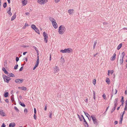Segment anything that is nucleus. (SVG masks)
<instances>
[{"label":"nucleus","mask_w":127,"mask_h":127,"mask_svg":"<svg viewBox=\"0 0 127 127\" xmlns=\"http://www.w3.org/2000/svg\"><path fill=\"white\" fill-rule=\"evenodd\" d=\"M52 115V113L50 112V114L49 115V117L50 118H51V116Z\"/></svg>","instance_id":"58"},{"label":"nucleus","mask_w":127,"mask_h":127,"mask_svg":"<svg viewBox=\"0 0 127 127\" xmlns=\"http://www.w3.org/2000/svg\"><path fill=\"white\" fill-rule=\"evenodd\" d=\"M2 69L4 71L5 73L7 74H8V71L5 69L4 67H2Z\"/></svg>","instance_id":"16"},{"label":"nucleus","mask_w":127,"mask_h":127,"mask_svg":"<svg viewBox=\"0 0 127 127\" xmlns=\"http://www.w3.org/2000/svg\"><path fill=\"white\" fill-rule=\"evenodd\" d=\"M21 89L24 91H25L26 90V88L25 87H21Z\"/></svg>","instance_id":"32"},{"label":"nucleus","mask_w":127,"mask_h":127,"mask_svg":"<svg viewBox=\"0 0 127 127\" xmlns=\"http://www.w3.org/2000/svg\"><path fill=\"white\" fill-rule=\"evenodd\" d=\"M103 25H106L108 24L107 23L104 22L103 23Z\"/></svg>","instance_id":"60"},{"label":"nucleus","mask_w":127,"mask_h":127,"mask_svg":"<svg viewBox=\"0 0 127 127\" xmlns=\"http://www.w3.org/2000/svg\"><path fill=\"white\" fill-rule=\"evenodd\" d=\"M33 117L36 120V116L35 114H34V115Z\"/></svg>","instance_id":"50"},{"label":"nucleus","mask_w":127,"mask_h":127,"mask_svg":"<svg viewBox=\"0 0 127 127\" xmlns=\"http://www.w3.org/2000/svg\"><path fill=\"white\" fill-rule=\"evenodd\" d=\"M18 67V64L16 65L14 67V69H17Z\"/></svg>","instance_id":"39"},{"label":"nucleus","mask_w":127,"mask_h":127,"mask_svg":"<svg viewBox=\"0 0 127 127\" xmlns=\"http://www.w3.org/2000/svg\"><path fill=\"white\" fill-rule=\"evenodd\" d=\"M115 93H114V91H113V89L112 90V93L111 94V99L113 95L114 94H116L117 92V90L116 89H115Z\"/></svg>","instance_id":"12"},{"label":"nucleus","mask_w":127,"mask_h":127,"mask_svg":"<svg viewBox=\"0 0 127 127\" xmlns=\"http://www.w3.org/2000/svg\"><path fill=\"white\" fill-rule=\"evenodd\" d=\"M125 53L124 52H123L121 56V58L120 59V64H122L123 62V58L125 56Z\"/></svg>","instance_id":"6"},{"label":"nucleus","mask_w":127,"mask_h":127,"mask_svg":"<svg viewBox=\"0 0 127 127\" xmlns=\"http://www.w3.org/2000/svg\"><path fill=\"white\" fill-rule=\"evenodd\" d=\"M84 124H86L87 125H85V127H88V124L87 122L85 120V119H84Z\"/></svg>","instance_id":"24"},{"label":"nucleus","mask_w":127,"mask_h":127,"mask_svg":"<svg viewBox=\"0 0 127 127\" xmlns=\"http://www.w3.org/2000/svg\"><path fill=\"white\" fill-rule=\"evenodd\" d=\"M96 43H97V41L96 40L95 42V43L94 44V46H93L94 49V48H95Z\"/></svg>","instance_id":"35"},{"label":"nucleus","mask_w":127,"mask_h":127,"mask_svg":"<svg viewBox=\"0 0 127 127\" xmlns=\"http://www.w3.org/2000/svg\"><path fill=\"white\" fill-rule=\"evenodd\" d=\"M124 110H127V104H125Z\"/></svg>","instance_id":"44"},{"label":"nucleus","mask_w":127,"mask_h":127,"mask_svg":"<svg viewBox=\"0 0 127 127\" xmlns=\"http://www.w3.org/2000/svg\"><path fill=\"white\" fill-rule=\"evenodd\" d=\"M8 95V93L7 92L5 93L4 94V96L5 97H7Z\"/></svg>","instance_id":"25"},{"label":"nucleus","mask_w":127,"mask_h":127,"mask_svg":"<svg viewBox=\"0 0 127 127\" xmlns=\"http://www.w3.org/2000/svg\"><path fill=\"white\" fill-rule=\"evenodd\" d=\"M0 115L3 117L6 116V115L3 110L0 111Z\"/></svg>","instance_id":"9"},{"label":"nucleus","mask_w":127,"mask_h":127,"mask_svg":"<svg viewBox=\"0 0 127 127\" xmlns=\"http://www.w3.org/2000/svg\"><path fill=\"white\" fill-rule=\"evenodd\" d=\"M77 116H78V118L79 119L80 121H82V119H81V117H80V116L78 114H77Z\"/></svg>","instance_id":"40"},{"label":"nucleus","mask_w":127,"mask_h":127,"mask_svg":"<svg viewBox=\"0 0 127 127\" xmlns=\"http://www.w3.org/2000/svg\"><path fill=\"white\" fill-rule=\"evenodd\" d=\"M61 61H62L63 62V63H64V59H63L62 60H61Z\"/></svg>","instance_id":"63"},{"label":"nucleus","mask_w":127,"mask_h":127,"mask_svg":"<svg viewBox=\"0 0 127 127\" xmlns=\"http://www.w3.org/2000/svg\"><path fill=\"white\" fill-rule=\"evenodd\" d=\"M91 117L92 118L94 124L96 125H97L98 124V122L95 117L93 115L91 116Z\"/></svg>","instance_id":"4"},{"label":"nucleus","mask_w":127,"mask_h":127,"mask_svg":"<svg viewBox=\"0 0 127 127\" xmlns=\"http://www.w3.org/2000/svg\"><path fill=\"white\" fill-rule=\"evenodd\" d=\"M96 81V80L95 79H94L93 81V83L94 85H95V84Z\"/></svg>","instance_id":"41"},{"label":"nucleus","mask_w":127,"mask_h":127,"mask_svg":"<svg viewBox=\"0 0 127 127\" xmlns=\"http://www.w3.org/2000/svg\"><path fill=\"white\" fill-rule=\"evenodd\" d=\"M14 108L17 112H19V109L17 108V107H16V106H15L14 107Z\"/></svg>","instance_id":"34"},{"label":"nucleus","mask_w":127,"mask_h":127,"mask_svg":"<svg viewBox=\"0 0 127 127\" xmlns=\"http://www.w3.org/2000/svg\"><path fill=\"white\" fill-rule=\"evenodd\" d=\"M114 107H115L116 108V107L117 106V105L118 104V103H114Z\"/></svg>","instance_id":"53"},{"label":"nucleus","mask_w":127,"mask_h":127,"mask_svg":"<svg viewBox=\"0 0 127 127\" xmlns=\"http://www.w3.org/2000/svg\"><path fill=\"white\" fill-rule=\"evenodd\" d=\"M25 59H26V62H27V61H28V59H27V58H25L23 59V60H24Z\"/></svg>","instance_id":"55"},{"label":"nucleus","mask_w":127,"mask_h":127,"mask_svg":"<svg viewBox=\"0 0 127 127\" xmlns=\"http://www.w3.org/2000/svg\"><path fill=\"white\" fill-rule=\"evenodd\" d=\"M16 18V14L15 13L11 18V21H13Z\"/></svg>","instance_id":"19"},{"label":"nucleus","mask_w":127,"mask_h":127,"mask_svg":"<svg viewBox=\"0 0 127 127\" xmlns=\"http://www.w3.org/2000/svg\"><path fill=\"white\" fill-rule=\"evenodd\" d=\"M9 77H15V76L13 74H12V73H10L9 74Z\"/></svg>","instance_id":"29"},{"label":"nucleus","mask_w":127,"mask_h":127,"mask_svg":"<svg viewBox=\"0 0 127 127\" xmlns=\"http://www.w3.org/2000/svg\"><path fill=\"white\" fill-rule=\"evenodd\" d=\"M110 73H111V74H112L113 72L114 71H113V70H112L111 71H110Z\"/></svg>","instance_id":"64"},{"label":"nucleus","mask_w":127,"mask_h":127,"mask_svg":"<svg viewBox=\"0 0 127 127\" xmlns=\"http://www.w3.org/2000/svg\"><path fill=\"white\" fill-rule=\"evenodd\" d=\"M65 30V28L64 26H60L59 28V33L60 34H62L64 32Z\"/></svg>","instance_id":"1"},{"label":"nucleus","mask_w":127,"mask_h":127,"mask_svg":"<svg viewBox=\"0 0 127 127\" xmlns=\"http://www.w3.org/2000/svg\"><path fill=\"white\" fill-rule=\"evenodd\" d=\"M14 95H13L11 96V99L12 102L14 101Z\"/></svg>","instance_id":"31"},{"label":"nucleus","mask_w":127,"mask_h":127,"mask_svg":"<svg viewBox=\"0 0 127 127\" xmlns=\"http://www.w3.org/2000/svg\"><path fill=\"white\" fill-rule=\"evenodd\" d=\"M121 101V102H124V97L123 96H122V100Z\"/></svg>","instance_id":"45"},{"label":"nucleus","mask_w":127,"mask_h":127,"mask_svg":"<svg viewBox=\"0 0 127 127\" xmlns=\"http://www.w3.org/2000/svg\"><path fill=\"white\" fill-rule=\"evenodd\" d=\"M102 97H103V98L104 99H106V95L104 94H103V95H102Z\"/></svg>","instance_id":"38"},{"label":"nucleus","mask_w":127,"mask_h":127,"mask_svg":"<svg viewBox=\"0 0 127 127\" xmlns=\"http://www.w3.org/2000/svg\"><path fill=\"white\" fill-rule=\"evenodd\" d=\"M84 112L85 113V115L86 116L88 117V119H89V117H88V116H89V117H90V116H89V114L87 113H86L85 112Z\"/></svg>","instance_id":"28"},{"label":"nucleus","mask_w":127,"mask_h":127,"mask_svg":"<svg viewBox=\"0 0 127 127\" xmlns=\"http://www.w3.org/2000/svg\"><path fill=\"white\" fill-rule=\"evenodd\" d=\"M118 122L117 121H115L114 122V124L115 125L117 124H118Z\"/></svg>","instance_id":"56"},{"label":"nucleus","mask_w":127,"mask_h":127,"mask_svg":"<svg viewBox=\"0 0 127 127\" xmlns=\"http://www.w3.org/2000/svg\"><path fill=\"white\" fill-rule=\"evenodd\" d=\"M49 20L52 23V22H54V21H56V20L52 17H50L49 18Z\"/></svg>","instance_id":"22"},{"label":"nucleus","mask_w":127,"mask_h":127,"mask_svg":"<svg viewBox=\"0 0 127 127\" xmlns=\"http://www.w3.org/2000/svg\"><path fill=\"white\" fill-rule=\"evenodd\" d=\"M31 28L34 30L35 29L36 27L34 25H32L31 26Z\"/></svg>","instance_id":"26"},{"label":"nucleus","mask_w":127,"mask_h":127,"mask_svg":"<svg viewBox=\"0 0 127 127\" xmlns=\"http://www.w3.org/2000/svg\"><path fill=\"white\" fill-rule=\"evenodd\" d=\"M116 54L115 53H114L112 57L111 58V60L112 61H114L115 59L116 58Z\"/></svg>","instance_id":"11"},{"label":"nucleus","mask_w":127,"mask_h":127,"mask_svg":"<svg viewBox=\"0 0 127 127\" xmlns=\"http://www.w3.org/2000/svg\"><path fill=\"white\" fill-rule=\"evenodd\" d=\"M43 35L44 37V39L45 42L47 43V39L48 38V35L45 32H44L43 33Z\"/></svg>","instance_id":"5"},{"label":"nucleus","mask_w":127,"mask_h":127,"mask_svg":"<svg viewBox=\"0 0 127 127\" xmlns=\"http://www.w3.org/2000/svg\"><path fill=\"white\" fill-rule=\"evenodd\" d=\"M39 63V61H38V60H37L36 61V64H38Z\"/></svg>","instance_id":"59"},{"label":"nucleus","mask_w":127,"mask_h":127,"mask_svg":"<svg viewBox=\"0 0 127 127\" xmlns=\"http://www.w3.org/2000/svg\"><path fill=\"white\" fill-rule=\"evenodd\" d=\"M2 77L4 81L7 83H8L9 81L11 79V78L5 75H3Z\"/></svg>","instance_id":"3"},{"label":"nucleus","mask_w":127,"mask_h":127,"mask_svg":"<svg viewBox=\"0 0 127 127\" xmlns=\"http://www.w3.org/2000/svg\"><path fill=\"white\" fill-rule=\"evenodd\" d=\"M60 0H55V1L57 3L60 1Z\"/></svg>","instance_id":"61"},{"label":"nucleus","mask_w":127,"mask_h":127,"mask_svg":"<svg viewBox=\"0 0 127 127\" xmlns=\"http://www.w3.org/2000/svg\"><path fill=\"white\" fill-rule=\"evenodd\" d=\"M4 8H5L7 6V3L6 2H4L3 5Z\"/></svg>","instance_id":"33"},{"label":"nucleus","mask_w":127,"mask_h":127,"mask_svg":"<svg viewBox=\"0 0 127 127\" xmlns=\"http://www.w3.org/2000/svg\"><path fill=\"white\" fill-rule=\"evenodd\" d=\"M118 100V98H116L115 99L114 101V103H117Z\"/></svg>","instance_id":"30"},{"label":"nucleus","mask_w":127,"mask_h":127,"mask_svg":"<svg viewBox=\"0 0 127 127\" xmlns=\"http://www.w3.org/2000/svg\"><path fill=\"white\" fill-rule=\"evenodd\" d=\"M23 66L21 67L20 69H19V71H21L23 69Z\"/></svg>","instance_id":"46"},{"label":"nucleus","mask_w":127,"mask_h":127,"mask_svg":"<svg viewBox=\"0 0 127 127\" xmlns=\"http://www.w3.org/2000/svg\"><path fill=\"white\" fill-rule=\"evenodd\" d=\"M34 30L35 31V32L37 33L38 34H39V31L38 28H35V29Z\"/></svg>","instance_id":"20"},{"label":"nucleus","mask_w":127,"mask_h":127,"mask_svg":"<svg viewBox=\"0 0 127 127\" xmlns=\"http://www.w3.org/2000/svg\"><path fill=\"white\" fill-rule=\"evenodd\" d=\"M93 93H94V94H93V98H94V99L95 100V92L94 91H93Z\"/></svg>","instance_id":"37"},{"label":"nucleus","mask_w":127,"mask_h":127,"mask_svg":"<svg viewBox=\"0 0 127 127\" xmlns=\"http://www.w3.org/2000/svg\"><path fill=\"white\" fill-rule=\"evenodd\" d=\"M47 105H46V106H45V108H44V110L45 111H46L47 109Z\"/></svg>","instance_id":"54"},{"label":"nucleus","mask_w":127,"mask_h":127,"mask_svg":"<svg viewBox=\"0 0 127 127\" xmlns=\"http://www.w3.org/2000/svg\"><path fill=\"white\" fill-rule=\"evenodd\" d=\"M52 24L53 27L55 29H57L58 28V25L56 22V21H54V22H52Z\"/></svg>","instance_id":"8"},{"label":"nucleus","mask_w":127,"mask_h":127,"mask_svg":"<svg viewBox=\"0 0 127 127\" xmlns=\"http://www.w3.org/2000/svg\"><path fill=\"white\" fill-rule=\"evenodd\" d=\"M5 101L6 102L8 103L9 101V100L8 99H6L5 100Z\"/></svg>","instance_id":"62"},{"label":"nucleus","mask_w":127,"mask_h":127,"mask_svg":"<svg viewBox=\"0 0 127 127\" xmlns=\"http://www.w3.org/2000/svg\"><path fill=\"white\" fill-rule=\"evenodd\" d=\"M23 80V79H17L15 80V81L16 83H22Z\"/></svg>","instance_id":"7"},{"label":"nucleus","mask_w":127,"mask_h":127,"mask_svg":"<svg viewBox=\"0 0 127 127\" xmlns=\"http://www.w3.org/2000/svg\"><path fill=\"white\" fill-rule=\"evenodd\" d=\"M106 82L108 84L110 83V80L108 78H107L106 80Z\"/></svg>","instance_id":"21"},{"label":"nucleus","mask_w":127,"mask_h":127,"mask_svg":"<svg viewBox=\"0 0 127 127\" xmlns=\"http://www.w3.org/2000/svg\"><path fill=\"white\" fill-rule=\"evenodd\" d=\"M74 10L73 9H69L68 10V12L70 14H72L73 13Z\"/></svg>","instance_id":"15"},{"label":"nucleus","mask_w":127,"mask_h":127,"mask_svg":"<svg viewBox=\"0 0 127 127\" xmlns=\"http://www.w3.org/2000/svg\"><path fill=\"white\" fill-rule=\"evenodd\" d=\"M122 43H120L119 45L118 46L117 49L118 50H119L122 47Z\"/></svg>","instance_id":"18"},{"label":"nucleus","mask_w":127,"mask_h":127,"mask_svg":"<svg viewBox=\"0 0 127 127\" xmlns=\"http://www.w3.org/2000/svg\"><path fill=\"white\" fill-rule=\"evenodd\" d=\"M15 126V124L14 123H10L9 125V127H14Z\"/></svg>","instance_id":"13"},{"label":"nucleus","mask_w":127,"mask_h":127,"mask_svg":"<svg viewBox=\"0 0 127 127\" xmlns=\"http://www.w3.org/2000/svg\"><path fill=\"white\" fill-rule=\"evenodd\" d=\"M19 103L21 105L24 107H25L26 106L21 101H20Z\"/></svg>","instance_id":"17"},{"label":"nucleus","mask_w":127,"mask_h":127,"mask_svg":"<svg viewBox=\"0 0 127 127\" xmlns=\"http://www.w3.org/2000/svg\"><path fill=\"white\" fill-rule=\"evenodd\" d=\"M55 69L54 72L55 73L58 72L59 70V69L57 66H55Z\"/></svg>","instance_id":"14"},{"label":"nucleus","mask_w":127,"mask_h":127,"mask_svg":"<svg viewBox=\"0 0 127 127\" xmlns=\"http://www.w3.org/2000/svg\"><path fill=\"white\" fill-rule=\"evenodd\" d=\"M115 109H116V108L115 107H114L113 108V109H112V110L111 111V113H113V112L115 110Z\"/></svg>","instance_id":"42"},{"label":"nucleus","mask_w":127,"mask_h":127,"mask_svg":"<svg viewBox=\"0 0 127 127\" xmlns=\"http://www.w3.org/2000/svg\"><path fill=\"white\" fill-rule=\"evenodd\" d=\"M33 48H34V49L37 52L38 51V50H37V48L35 46H33Z\"/></svg>","instance_id":"47"},{"label":"nucleus","mask_w":127,"mask_h":127,"mask_svg":"<svg viewBox=\"0 0 127 127\" xmlns=\"http://www.w3.org/2000/svg\"><path fill=\"white\" fill-rule=\"evenodd\" d=\"M37 2L40 4H44L45 3V0H38Z\"/></svg>","instance_id":"10"},{"label":"nucleus","mask_w":127,"mask_h":127,"mask_svg":"<svg viewBox=\"0 0 127 127\" xmlns=\"http://www.w3.org/2000/svg\"><path fill=\"white\" fill-rule=\"evenodd\" d=\"M11 10V8L10 7L8 8L7 11H10Z\"/></svg>","instance_id":"49"},{"label":"nucleus","mask_w":127,"mask_h":127,"mask_svg":"<svg viewBox=\"0 0 127 127\" xmlns=\"http://www.w3.org/2000/svg\"><path fill=\"white\" fill-rule=\"evenodd\" d=\"M19 58L18 57H17L16 58V61L17 62L19 60Z\"/></svg>","instance_id":"52"},{"label":"nucleus","mask_w":127,"mask_h":127,"mask_svg":"<svg viewBox=\"0 0 127 127\" xmlns=\"http://www.w3.org/2000/svg\"><path fill=\"white\" fill-rule=\"evenodd\" d=\"M125 110L123 112V113L122 115V116L121 117H123V115H124V114L125 113Z\"/></svg>","instance_id":"57"},{"label":"nucleus","mask_w":127,"mask_h":127,"mask_svg":"<svg viewBox=\"0 0 127 127\" xmlns=\"http://www.w3.org/2000/svg\"><path fill=\"white\" fill-rule=\"evenodd\" d=\"M6 126L5 125L4 123H3L1 126V127H5Z\"/></svg>","instance_id":"48"},{"label":"nucleus","mask_w":127,"mask_h":127,"mask_svg":"<svg viewBox=\"0 0 127 127\" xmlns=\"http://www.w3.org/2000/svg\"><path fill=\"white\" fill-rule=\"evenodd\" d=\"M123 117H120V119L119 121V124H121L122 123V122L123 119Z\"/></svg>","instance_id":"27"},{"label":"nucleus","mask_w":127,"mask_h":127,"mask_svg":"<svg viewBox=\"0 0 127 127\" xmlns=\"http://www.w3.org/2000/svg\"><path fill=\"white\" fill-rule=\"evenodd\" d=\"M72 51L71 49L70 48H68L67 49H65L64 50H61L60 52L63 53H69L71 52Z\"/></svg>","instance_id":"2"},{"label":"nucleus","mask_w":127,"mask_h":127,"mask_svg":"<svg viewBox=\"0 0 127 127\" xmlns=\"http://www.w3.org/2000/svg\"><path fill=\"white\" fill-rule=\"evenodd\" d=\"M34 113L35 114H36V109L35 108H34Z\"/></svg>","instance_id":"51"},{"label":"nucleus","mask_w":127,"mask_h":127,"mask_svg":"<svg viewBox=\"0 0 127 127\" xmlns=\"http://www.w3.org/2000/svg\"><path fill=\"white\" fill-rule=\"evenodd\" d=\"M7 13H8L9 15H10V16H11L12 14V13L10 11H7Z\"/></svg>","instance_id":"43"},{"label":"nucleus","mask_w":127,"mask_h":127,"mask_svg":"<svg viewBox=\"0 0 127 127\" xmlns=\"http://www.w3.org/2000/svg\"><path fill=\"white\" fill-rule=\"evenodd\" d=\"M27 1L26 0H24L22 1V3L23 4V5H25L27 3Z\"/></svg>","instance_id":"23"},{"label":"nucleus","mask_w":127,"mask_h":127,"mask_svg":"<svg viewBox=\"0 0 127 127\" xmlns=\"http://www.w3.org/2000/svg\"><path fill=\"white\" fill-rule=\"evenodd\" d=\"M24 112L25 113V114H27L28 112V110L26 108H25L24 110Z\"/></svg>","instance_id":"36"}]
</instances>
